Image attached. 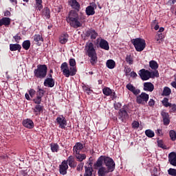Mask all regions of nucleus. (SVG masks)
<instances>
[{
    "instance_id": "nucleus-30",
    "label": "nucleus",
    "mask_w": 176,
    "mask_h": 176,
    "mask_svg": "<svg viewBox=\"0 0 176 176\" xmlns=\"http://www.w3.org/2000/svg\"><path fill=\"white\" fill-rule=\"evenodd\" d=\"M85 167V173L83 176H94L93 173L94 172V170L93 168L84 166Z\"/></svg>"
},
{
    "instance_id": "nucleus-7",
    "label": "nucleus",
    "mask_w": 176,
    "mask_h": 176,
    "mask_svg": "<svg viewBox=\"0 0 176 176\" xmlns=\"http://www.w3.org/2000/svg\"><path fill=\"white\" fill-rule=\"evenodd\" d=\"M131 43L133 45L136 52H142L146 47V43L143 38H136L131 40Z\"/></svg>"
},
{
    "instance_id": "nucleus-48",
    "label": "nucleus",
    "mask_w": 176,
    "mask_h": 176,
    "mask_svg": "<svg viewBox=\"0 0 176 176\" xmlns=\"http://www.w3.org/2000/svg\"><path fill=\"white\" fill-rule=\"evenodd\" d=\"M124 72H125L126 76H129V74H130L131 72V68L129 66H125Z\"/></svg>"
},
{
    "instance_id": "nucleus-33",
    "label": "nucleus",
    "mask_w": 176,
    "mask_h": 176,
    "mask_svg": "<svg viewBox=\"0 0 176 176\" xmlns=\"http://www.w3.org/2000/svg\"><path fill=\"white\" fill-rule=\"evenodd\" d=\"M22 47L25 50H29L30 47H31V41L30 40L24 41L22 43Z\"/></svg>"
},
{
    "instance_id": "nucleus-57",
    "label": "nucleus",
    "mask_w": 176,
    "mask_h": 176,
    "mask_svg": "<svg viewBox=\"0 0 176 176\" xmlns=\"http://www.w3.org/2000/svg\"><path fill=\"white\" fill-rule=\"evenodd\" d=\"M85 167H89V168H93V162H87Z\"/></svg>"
},
{
    "instance_id": "nucleus-23",
    "label": "nucleus",
    "mask_w": 176,
    "mask_h": 176,
    "mask_svg": "<svg viewBox=\"0 0 176 176\" xmlns=\"http://www.w3.org/2000/svg\"><path fill=\"white\" fill-rule=\"evenodd\" d=\"M69 5L73 9L79 12L80 10V4L76 0H70Z\"/></svg>"
},
{
    "instance_id": "nucleus-46",
    "label": "nucleus",
    "mask_w": 176,
    "mask_h": 176,
    "mask_svg": "<svg viewBox=\"0 0 176 176\" xmlns=\"http://www.w3.org/2000/svg\"><path fill=\"white\" fill-rule=\"evenodd\" d=\"M168 175L176 176V169L173 168H170L168 170Z\"/></svg>"
},
{
    "instance_id": "nucleus-25",
    "label": "nucleus",
    "mask_w": 176,
    "mask_h": 176,
    "mask_svg": "<svg viewBox=\"0 0 176 176\" xmlns=\"http://www.w3.org/2000/svg\"><path fill=\"white\" fill-rule=\"evenodd\" d=\"M111 171L108 170V169L104 166H101L99 168L98 170V176H106L107 174H109Z\"/></svg>"
},
{
    "instance_id": "nucleus-10",
    "label": "nucleus",
    "mask_w": 176,
    "mask_h": 176,
    "mask_svg": "<svg viewBox=\"0 0 176 176\" xmlns=\"http://www.w3.org/2000/svg\"><path fill=\"white\" fill-rule=\"evenodd\" d=\"M57 124H58L59 129H65V127H67V119L64 116L60 115L58 116L56 119Z\"/></svg>"
},
{
    "instance_id": "nucleus-29",
    "label": "nucleus",
    "mask_w": 176,
    "mask_h": 176,
    "mask_svg": "<svg viewBox=\"0 0 176 176\" xmlns=\"http://www.w3.org/2000/svg\"><path fill=\"white\" fill-rule=\"evenodd\" d=\"M87 36H91V39H96L98 36V33L96 32L94 30H89L87 31Z\"/></svg>"
},
{
    "instance_id": "nucleus-53",
    "label": "nucleus",
    "mask_w": 176,
    "mask_h": 176,
    "mask_svg": "<svg viewBox=\"0 0 176 176\" xmlns=\"http://www.w3.org/2000/svg\"><path fill=\"white\" fill-rule=\"evenodd\" d=\"M114 108L118 111V109L122 108V104L120 102L114 103Z\"/></svg>"
},
{
    "instance_id": "nucleus-26",
    "label": "nucleus",
    "mask_w": 176,
    "mask_h": 176,
    "mask_svg": "<svg viewBox=\"0 0 176 176\" xmlns=\"http://www.w3.org/2000/svg\"><path fill=\"white\" fill-rule=\"evenodd\" d=\"M54 79L53 78H46L44 80V86L46 87H54Z\"/></svg>"
},
{
    "instance_id": "nucleus-52",
    "label": "nucleus",
    "mask_w": 176,
    "mask_h": 176,
    "mask_svg": "<svg viewBox=\"0 0 176 176\" xmlns=\"http://www.w3.org/2000/svg\"><path fill=\"white\" fill-rule=\"evenodd\" d=\"M132 126L133 127V129H138V127H140V122L134 121L132 123Z\"/></svg>"
},
{
    "instance_id": "nucleus-39",
    "label": "nucleus",
    "mask_w": 176,
    "mask_h": 176,
    "mask_svg": "<svg viewBox=\"0 0 176 176\" xmlns=\"http://www.w3.org/2000/svg\"><path fill=\"white\" fill-rule=\"evenodd\" d=\"M145 134L148 138H153V137H155V132L152 131V129H146Z\"/></svg>"
},
{
    "instance_id": "nucleus-20",
    "label": "nucleus",
    "mask_w": 176,
    "mask_h": 176,
    "mask_svg": "<svg viewBox=\"0 0 176 176\" xmlns=\"http://www.w3.org/2000/svg\"><path fill=\"white\" fill-rule=\"evenodd\" d=\"M105 162V156H100L94 164L95 168L102 167V163Z\"/></svg>"
},
{
    "instance_id": "nucleus-58",
    "label": "nucleus",
    "mask_w": 176,
    "mask_h": 176,
    "mask_svg": "<svg viewBox=\"0 0 176 176\" xmlns=\"http://www.w3.org/2000/svg\"><path fill=\"white\" fill-rule=\"evenodd\" d=\"M10 14H11V13H10V11H9V10H7V11H6V12H4V16H5L6 17H9V16H10Z\"/></svg>"
},
{
    "instance_id": "nucleus-43",
    "label": "nucleus",
    "mask_w": 176,
    "mask_h": 176,
    "mask_svg": "<svg viewBox=\"0 0 176 176\" xmlns=\"http://www.w3.org/2000/svg\"><path fill=\"white\" fill-rule=\"evenodd\" d=\"M157 144L159 148H162V149H167L166 148V145H164V142L162 140L157 139Z\"/></svg>"
},
{
    "instance_id": "nucleus-32",
    "label": "nucleus",
    "mask_w": 176,
    "mask_h": 176,
    "mask_svg": "<svg viewBox=\"0 0 176 176\" xmlns=\"http://www.w3.org/2000/svg\"><path fill=\"white\" fill-rule=\"evenodd\" d=\"M75 157L77 159V162H83L86 159V154H80V153H75Z\"/></svg>"
},
{
    "instance_id": "nucleus-45",
    "label": "nucleus",
    "mask_w": 176,
    "mask_h": 176,
    "mask_svg": "<svg viewBox=\"0 0 176 176\" xmlns=\"http://www.w3.org/2000/svg\"><path fill=\"white\" fill-rule=\"evenodd\" d=\"M162 104L166 108H168V107H171V103L168 102V98H164L162 100Z\"/></svg>"
},
{
    "instance_id": "nucleus-15",
    "label": "nucleus",
    "mask_w": 176,
    "mask_h": 176,
    "mask_svg": "<svg viewBox=\"0 0 176 176\" xmlns=\"http://www.w3.org/2000/svg\"><path fill=\"white\" fill-rule=\"evenodd\" d=\"M22 124L26 129H34V121H32V120H31L30 118L23 120L22 122Z\"/></svg>"
},
{
    "instance_id": "nucleus-2",
    "label": "nucleus",
    "mask_w": 176,
    "mask_h": 176,
    "mask_svg": "<svg viewBox=\"0 0 176 176\" xmlns=\"http://www.w3.org/2000/svg\"><path fill=\"white\" fill-rule=\"evenodd\" d=\"M69 65L70 68L67 62L63 63L60 65V71L65 78L75 76L76 72H78V69H76V60L75 58H70L69 60Z\"/></svg>"
},
{
    "instance_id": "nucleus-12",
    "label": "nucleus",
    "mask_w": 176,
    "mask_h": 176,
    "mask_svg": "<svg viewBox=\"0 0 176 176\" xmlns=\"http://www.w3.org/2000/svg\"><path fill=\"white\" fill-rule=\"evenodd\" d=\"M161 116L162 118L164 126H168L170 124V114L168 112L162 111L161 112Z\"/></svg>"
},
{
    "instance_id": "nucleus-28",
    "label": "nucleus",
    "mask_w": 176,
    "mask_h": 176,
    "mask_svg": "<svg viewBox=\"0 0 176 176\" xmlns=\"http://www.w3.org/2000/svg\"><path fill=\"white\" fill-rule=\"evenodd\" d=\"M68 38H69L68 34H63L59 38L60 43H61L62 45H65V43L68 42Z\"/></svg>"
},
{
    "instance_id": "nucleus-61",
    "label": "nucleus",
    "mask_w": 176,
    "mask_h": 176,
    "mask_svg": "<svg viewBox=\"0 0 176 176\" xmlns=\"http://www.w3.org/2000/svg\"><path fill=\"white\" fill-rule=\"evenodd\" d=\"M160 39H163V34L162 33L158 34V38L157 39V41H160Z\"/></svg>"
},
{
    "instance_id": "nucleus-22",
    "label": "nucleus",
    "mask_w": 176,
    "mask_h": 176,
    "mask_svg": "<svg viewBox=\"0 0 176 176\" xmlns=\"http://www.w3.org/2000/svg\"><path fill=\"white\" fill-rule=\"evenodd\" d=\"M33 39L38 46H41L43 42V37L42 36V34H34Z\"/></svg>"
},
{
    "instance_id": "nucleus-14",
    "label": "nucleus",
    "mask_w": 176,
    "mask_h": 176,
    "mask_svg": "<svg viewBox=\"0 0 176 176\" xmlns=\"http://www.w3.org/2000/svg\"><path fill=\"white\" fill-rule=\"evenodd\" d=\"M65 162H67V164H68L71 168H75V167L78 166V162L75 161V157L73 155H69Z\"/></svg>"
},
{
    "instance_id": "nucleus-38",
    "label": "nucleus",
    "mask_w": 176,
    "mask_h": 176,
    "mask_svg": "<svg viewBox=\"0 0 176 176\" xmlns=\"http://www.w3.org/2000/svg\"><path fill=\"white\" fill-rule=\"evenodd\" d=\"M50 146L51 148L52 152H58V148H60V146H58V144H57V143H51L50 144Z\"/></svg>"
},
{
    "instance_id": "nucleus-16",
    "label": "nucleus",
    "mask_w": 176,
    "mask_h": 176,
    "mask_svg": "<svg viewBox=\"0 0 176 176\" xmlns=\"http://www.w3.org/2000/svg\"><path fill=\"white\" fill-rule=\"evenodd\" d=\"M143 90L144 91L152 92L155 90V85H153L151 82H144L143 84Z\"/></svg>"
},
{
    "instance_id": "nucleus-6",
    "label": "nucleus",
    "mask_w": 176,
    "mask_h": 176,
    "mask_svg": "<svg viewBox=\"0 0 176 176\" xmlns=\"http://www.w3.org/2000/svg\"><path fill=\"white\" fill-rule=\"evenodd\" d=\"M47 75V65H38L37 68L34 70V76L37 79H45Z\"/></svg>"
},
{
    "instance_id": "nucleus-42",
    "label": "nucleus",
    "mask_w": 176,
    "mask_h": 176,
    "mask_svg": "<svg viewBox=\"0 0 176 176\" xmlns=\"http://www.w3.org/2000/svg\"><path fill=\"white\" fill-rule=\"evenodd\" d=\"M163 96H170L171 94V89L168 88V87H165L164 88L163 92H162Z\"/></svg>"
},
{
    "instance_id": "nucleus-40",
    "label": "nucleus",
    "mask_w": 176,
    "mask_h": 176,
    "mask_svg": "<svg viewBox=\"0 0 176 176\" xmlns=\"http://www.w3.org/2000/svg\"><path fill=\"white\" fill-rule=\"evenodd\" d=\"M102 93L104 94V96H109L110 94H112V89L109 87H104L102 89Z\"/></svg>"
},
{
    "instance_id": "nucleus-54",
    "label": "nucleus",
    "mask_w": 176,
    "mask_h": 176,
    "mask_svg": "<svg viewBox=\"0 0 176 176\" xmlns=\"http://www.w3.org/2000/svg\"><path fill=\"white\" fill-rule=\"evenodd\" d=\"M156 102H155V100L153 99H150L148 101V107H155V104Z\"/></svg>"
},
{
    "instance_id": "nucleus-27",
    "label": "nucleus",
    "mask_w": 176,
    "mask_h": 176,
    "mask_svg": "<svg viewBox=\"0 0 176 176\" xmlns=\"http://www.w3.org/2000/svg\"><path fill=\"white\" fill-rule=\"evenodd\" d=\"M10 50L11 52H16V50L20 53L21 52V45L20 44H10Z\"/></svg>"
},
{
    "instance_id": "nucleus-31",
    "label": "nucleus",
    "mask_w": 176,
    "mask_h": 176,
    "mask_svg": "<svg viewBox=\"0 0 176 176\" xmlns=\"http://www.w3.org/2000/svg\"><path fill=\"white\" fill-rule=\"evenodd\" d=\"M106 66L109 69H113V68H115V67H116V63H115V60H113L112 59H109V60H107Z\"/></svg>"
},
{
    "instance_id": "nucleus-34",
    "label": "nucleus",
    "mask_w": 176,
    "mask_h": 176,
    "mask_svg": "<svg viewBox=\"0 0 176 176\" xmlns=\"http://www.w3.org/2000/svg\"><path fill=\"white\" fill-rule=\"evenodd\" d=\"M149 67L151 68V69H154V71H157V68H159V65L157 64V62L155 60H151L149 62Z\"/></svg>"
},
{
    "instance_id": "nucleus-63",
    "label": "nucleus",
    "mask_w": 176,
    "mask_h": 176,
    "mask_svg": "<svg viewBox=\"0 0 176 176\" xmlns=\"http://www.w3.org/2000/svg\"><path fill=\"white\" fill-rule=\"evenodd\" d=\"M12 5H17V0H9Z\"/></svg>"
},
{
    "instance_id": "nucleus-13",
    "label": "nucleus",
    "mask_w": 176,
    "mask_h": 176,
    "mask_svg": "<svg viewBox=\"0 0 176 176\" xmlns=\"http://www.w3.org/2000/svg\"><path fill=\"white\" fill-rule=\"evenodd\" d=\"M69 166L67 164V161L63 160L61 164L59 166V173L62 175H65L67 174V170H68Z\"/></svg>"
},
{
    "instance_id": "nucleus-3",
    "label": "nucleus",
    "mask_w": 176,
    "mask_h": 176,
    "mask_svg": "<svg viewBox=\"0 0 176 176\" xmlns=\"http://www.w3.org/2000/svg\"><path fill=\"white\" fill-rule=\"evenodd\" d=\"M126 89L129 90V91H131L134 96H138L136 97V102L137 104H141L142 105H145L148 101H149V94L142 92L141 90L139 89L135 88L134 85L131 83H128L126 86ZM140 95L138 96V94Z\"/></svg>"
},
{
    "instance_id": "nucleus-36",
    "label": "nucleus",
    "mask_w": 176,
    "mask_h": 176,
    "mask_svg": "<svg viewBox=\"0 0 176 176\" xmlns=\"http://www.w3.org/2000/svg\"><path fill=\"white\" fill-rule=\"evenodd\" d=\"M36 2V9L37 10L41 11L42 9H43V1L42 0H35Z\"/></svg>"
},
{
    "instance_id": "nucleus-59",
    "label": "nucleus",
    "mask_w": 176,
    "mask_h": 176,
    "mask_svg": "<svg viewBox=\"0 0 176 176\" xmlns=\"http://www.w3.org/2000/svg\"><path fill=\"white\" fill-rule=\"evenodd\" d=\"M131 78H137V73H135V72H131Z\"/></svg>"
},
{
    "instance_id": "nucleus-56",
    "label": "nucleus",
    "mask_w": 176,
    "mask_h": 176,
    "mask_svg": "<svg viewBox=\"0 0 176 176\" xmlns=\"http://www.w3.org/2000/svg\"><path fill=\"white\" fill-rule=\"evenodd\" d=\"M109 96H111L112 100H115V98H117L116 93H115L114 91H111V94Z\"/></svg>"
},
{
    "instance_id": "nucleus-62",
    "label": "nucleus",
    "mask_w": 176,
    "mask_h": 176,
    "mask_svg": "<svg viewBox=\"0 0 176 176\" xmlns=\"http://www.w3.org/2000/svg\"><path fill=\"white\" fill-rule=\"evenodd\" d=\"M25 97L26 100H28V101H31V98H30V94H25Z\"/></svg>"
},
{
    "instance_id": "nucleus-8",
    "label": "nucleus",
    "mask_w": 176,
    "mask_h": 176,
    "mask_svg": "<svg viewBox=\"0 0 176 176\" xmlns=\"http://www.w3.org/2000/svg\"><path fill=\"white\" fill-rule=\"evenodd\" d=\"M127 112H129V107L126 105L123 106V107L119 110L118 118L121 122L129 119V113Z\"/></svg>"
},
{
    "instance_id": "nucleus-18",
    "label": "nucleus",
    "mask_w": 176,
    "mask_h": 176,
    "mask_svg": "<svg viewBox=\"0 0 176 176\" xmlns=\"http://www.w3.org/2000/svg\"><path fill=\"white\" fill-rule=\"evenodd\" d=\"M32 111L34 113L35 116H39V115L43 112V106L36 104L34 108H32Z\"/></svg>"
},
{
    "instance_id": "nucleus-21",
    "label": "nucleus",
    "mask_w": 176,
    "mask_h": 176,
    "mask_svg": "<svg viewBox=\"0 0 176 176\" xmlns=\"http://www.w3.org/2000/svg\"><path fill=\"white\" fill-rule=\"evenodd\" d=\"M168 162L172 166L176 167V153L172 152L168 155Z\"/></svg>"
},
{
    "instance_id": "nucleus-51",
    "label": "nucleus",
    "mask_w": 176,
    "mask_h": 176,
    "mask_svg": "<svg viewBox=\"0 0 176 176\" xmlns=\"http://www.w3.org/2000/svg\"><path fill=\"white\" fill-rule=\"evenodd\" d=\"M13 38L14 39L15 42H16V43H19V42L21 41V36H20L19 34H16L15 36H14Z\"/></svg>"
},
{
    "instance_id": "nucleus-24",
    "label": "nucleus",
    "mask_w": 176,
    "mask_h": 176,
    "mask_svg": "<svg viewBox=\"0 0 176 176\" xmlns=\"http://www.w3.org/2000/svg\"><path fill=\"white\" fill-rule=\"evenodd\" d=\"M100 49H104V50H109V43L105 39H101L99 43Z\"/></svg>"
},
{
    "instance_id": "nucleus-19",
    "label": "nucleus",
    "mask_w": 176,
    "mask_h": 176,
    "mask_svg": "<svg viewBox=\"0 0 176 176\" xmlns=\"http://www.w3.org/2000/svg\"><path fill=\"white\" fill-rule=\"evenodd\" d=\"M12 21V19L9 17H3L0 19V27H2V25H5V27H8L10 25V23Z\"/></svg>"
},
{
    "instance_id": "nucleus-50",
    "label": "nucleus",
    "mask_w": 176,
    "mask_h": 176,
    "mask_svg": "<svg viewBox=\"0 0 176 176\" xmlns=\"http://www.w3.org/2000/svg\"><path fill=\"white\" fill-rule=\"evenodd\" d=\"M85 166V163L83 162H80L78 166H77V168H76V170L78 171H82L83 170V166Z\"/></svg>"
},
{
    "instance_id": "nucleus-41",
    "label": "nucleus",
    "mask_w": 176,
    "mask_h": 176,
    "mask_svg": "<svg viewBox=\"0 0 176 176\" xmlns=\"http://www.w3.org/2000/svg\"><path fill=\"white\" fill-rule=\"evenodd\" d=\"M169 137L171 141H175L176 140V132L174 130H170L169 131Z\"/></svg>"
},
{
    "instance_id": "nucleus-55",
    "label": "nucleus",
    "mask_w": 176,
    "mask_h": 176,
    "mask_svg": "<svg viewBox=\"0 0 176 176\" xmlns=\"http://www.w3.org/2000/svg\"><path fill=\"white\" fill-rule=\"evenodd\" d=\"M29 95L30 96V97H34L35 96V90L34 89H30L29 91Z\"/></svg>"
},
{
    "instance_id": "nucleus-47",
    "label": "nucleus",
    "mask_w": 176,
    "mask_h": 176,
    "mask_svg": "<svg viewBox=\"0 0 176 176\" xmlns=\"http://www.w3.org/2000/svg\"><path fill=\"white\" fill-rule=\"evenodd\" d=\"M34 104L37 105H41V102H42V98L36 96V98L33 99Z\"/></svg>"
},
{
    "instance_id": "nucleus-35",
    "label": "nucleus",
    "mask_w": 176,
    "mask_h": 176,
    "mask_svg": "<svg viewBox=\"0 0 176 176\" xmlns=\"http://www.w3.org/2000/svg\"><path fill=\"white\" fill-rule=\"evenodd\" d=\"M125 61H126L127 64L129 65H133V64H134V59L133 58V56H131V54H126Z\"/></svg>"
},
{
    "instance_id": "nucleus-1",
    "label": "nucleus",
    "mask_w": 176,
    "mask_h": 176,
    "mask_svg": "<svg viewBox=\"0 0 176 176\" xmlns=\"http://www.w3.org/2000/svg\"><path fill=\"white\" fill-rule=\"evenodd\" d=\"M86 16H82L79 17V14L75 10H70L66 16V21L72 28H79L82 27V23Z\"/></svg>"
},
{
    "instance_id": "nucleus-4",
    "label": "nucleus",
    "mask_w": 176,
    "mask_h": 176,
    "mask_svg": "<svg viewBox=\"0 0 176 176\" xmlns=\"http://www.w3.org/2000/svg\"><path fill=\"white\" fill-rule=\"evenodd\" d=\"M85 50L87 56H88V57L90 58L89 61L91 65H96V64H97V61H98V58L97 57L96 49H94V44H93V43H87Z\"/></svg>"
},
{
    "instance_id": "nucleus-37",
    "label": "nucleus",
    "mask_w": 176,
    "mask_h": 176,
    "mask_svg": "<svg viewBox=\"0 0 176 176\" xmlns=\"http://www.w3.org/2000/svg\"><path fill=\"white\" fill-rule=\"evenodd\" d=\"M43 16H45L46 19H50V9L49 8H44L43 10Z\"/></svg>"
},
{
    "instance_id": "nucleus-9",
    "label": "nucleus",
    "mask_w": 176,
    "mask_h": 176,
    "mask_svg": "<svg viewBox=\"0 0 176 176\" xmlns=\"http://www.w3.org/2000/svg\"><path fill=\"white\" fill-rule=\"evenodd\" d=\"M104 164L108 171H110V173L115 171L116 164L113 159L109 157H104Z\"/></svg>"
},
{
    "instance_id": "nucleus-44",
    "label": "nucleus",
    "mask_w": 176,
    "mask_h": 176,
    "mask_svg": "<svg viewBox=\"0 0 176 176\" xmlns=\"http://www.w3.org/2000/svg\"><path fill=\"white\" fill-rule=\"evenodd\" d=\"M43 96H45V90L39 88L36 92V97H40L41 98H42Z\"/></svg>"
},
{
    "instance_id": "nucleus-5",
    "label": "nucleus",
    "mask_w": 176,
    "mask_h": 176,
    "mask_svg": "<svg viewBox=\"0 0 176 176\" xmlns=\"http://www.w3.org/2000/svg\"><path fill=\"white\" fill-rule=\"evenodd\" d=\"M140 76L142 80H148L149 79H155V78H159V71L155 70L153 72H149L145 69H142L140 70Z\"/></svg>"
},
{
    "instance_id": "nucleus-11",
    "label": "nucleus",
    "mask_w": 176,
    "mask_h": 176,
    "mask_svg": "<svg viewBox=\"0 0 176 176\" xmlns=\"http://www.w3.org/2000/svg\"><path fill=\"white\" fill-rule=\"evenodd\" d=\"M91 5L86 8L85 13L87 16H94V14H96L94 10L97 9V4L96 3H91Z\"/></svg>"
},
{
    "instance_id": "nucleus-17",
    "label": "nucleus",
    "mask_w": 176,
    "mask_h": 176,
    "mask_svg": "<svg viewBox=\"0 0 176 176\" xmlns=\"http://www.w3.org/2000/svg\"><path fill=\"white\" fill-rule=\"evenodd\" d=\"M83 148H85L83 144H82L81 142H76L75 145L73 146L74 155H75V153H80V151H82Z\"/></svg>"
},
{
    "instance_id": "nucleus-49",
    "label": "nucleus",
    "mask_w": 176,
    "mask_h": 176,
    "mask_svg": "<svg viewBox=\"0 0 176 176\" xmlns=\"http://www.w3.org/2000/svg\"><path fill=\"white\" fill-rule=\"evenodd\" d=\"M170 107L169 112L170 113H174V112H176V104H171V106Z\"/></svg>"
},
{
    "instance_id": "nucleus-64",
    "label": "nucleus",
    "mask_w": 176,
    "mask_h": 176,
    "mask_svg": "<svg viewBox=\"0 0 176 176\" xmlns=\"http://www.w3.org/2000/svg\"><path fill=\"white\" fill-rule=\"evenodd\" d=\"M171 86L174 87V89H176V82L173 81L171 82Z\"/></svg>"
},
{
    "instance_id": "nucleus-60",
    "label": "nucleus",
    "mask_w": 176,
    "mask_h": 176,
    "mask_svg": "<svg viewBox=\"0 0 176 176\" xmlns=\"http://www.w3.org/2000/svg\"><path fill=\"white\" fill-rule=\"evenodd\" d=\"M157 135H159V136L163 135V132H162V129H157Z\"/></svg>"
}]
</instances>
